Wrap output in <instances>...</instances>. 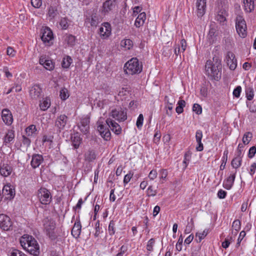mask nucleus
<instances>
[{
  "label": "nucleus",
  "mask_w": 256,
  "mask_h": 256,
  "mask_svg": "<svg viewBox=\"0 0 256 256\" xmlns=\"http://www.w3.org/2000/svg\"><path fill=\"white\" fill-rule=\"evenodd\" d=\"M210 60H207L206 64V70L209 76L212 80H218L221 78V61L218 56H215Z\"/></svg>",
  "instance_id": "f257e3e1"
},
{
  "label": "nucleus",
  "mask_w": 256,
  "mask_h": 256,
  "mask_svg": "<svg viewBox=\"0 0 256 256\" xmlns=\"http://www.w3.org/2000/svg\"><path fill=\"white\" fill-rule=\"evenodd\" d=\"M22 247L30 254L36 256L40 254V247L37 241L31 236L24 235L20 239Z\"/></svg>",
  "instance_id": "f03ea898"
},
{
  "label": "nucleus",
  "mask_w": 256,
  "mask_h": 256,
  "mask_svg": "<svg viewBox=\"0 0 256 256\" xmlns=\"http://www.w3.org/2000/svg\"><path fill=\"white\" fill-rule=\"evenodd\" d=\"M124 68L126 74H139L142 70V64L136 58H133L124 64Z\"/></svg>",
  "instance_id": "7ed1b4c3"
},
{
  "label": "nucleus",
  "mask_w": 256,
  "mask_h": 256,
  "mask_svg": "<svg viewBox=\"0 0 256 256\" xmlns=\"http://www.w3.org/2000/svg\"><path fill=\"white\" fill-rule=\"evenodd\" d=\"M235 22L237 33L240 37L246 38L247 36V26L244 18L242 16L238 15L236 18Z\"/></svg>",
  "instance_id": "20e7f679"
},
{
  "label": "nucleus",
  "mask_w": 256,
  "mask_h": 256,
  "mask_svg": "<svg viewBox=\"0 0 256 256\" xmlns=\"http://www.w3.org/2000/svg\"><path fill=\"white\" fill-rule=\"evenodd\" d=\"M38 197L42 204H48L52 200V196L49 190L44 188H40L38 191Z\"/></svg>",
  "instance_id": "39448f33"
},
{
  "label": "nucleus",
  "mask_w": 256,
  "mask_h": 256,
  "mask_svg": "<svg viewBox=\"0 0 256 256\" xmlns=\"http://www.w3.org/2000/svg\"><path fill=\"white\" fill-rule=\"evenodd\" d=\"M110 116L119 122H124L127 118L126 110L122 108L112 110Z\"/></svg>",
  "instance_id": "423d86ee"
},
{
  "label": "nucleus",
  "mask_w": 256,
  "mask_h": 256,
  "mask_svg": "<svg viewBox=\"0 0 256 256\" xmlns=\"http://www.w3.org/2000/svg\"><path fill=\"white\" fill-rule=\"evenodd\" d=\"M12 223L9 216L4 214H0V227L4 230H9L12 227Z\"/></svg>",
  "instance_id": "0eeeda50"
},
{
  "label": "nucleus",
  "mask_w": 256,
  "mask_h": 256,
  "mask_svg": "<svg viewBox=\"0 0 256 256\" xmlns=\"http://www.w3.org/2000/svg\"><path fill=\"white\" fill-rule=\"evenodd\" d=\"M111 26L108 22H104L99 29V34L100 37L105 39L108 38L111 34Z\"/></svg>",
  "instance_id": "6e6552de"
},
{
  "label": "nucleus",
  "mask_w": 256,
  "mask_h": 256,
  "mask_svg": "<svg viewBox=\"0 0 256 256\" xmlns=\"http://www.w3.org/2000/svg\"><path fill=\"white\" fill-rule=\"evenodd\" d=\"M30 96L32 100H37L42 96V90L39 85L35 84L32 86L29 91Z\"/></svg>",
  "instance_id": "1a4fd4ad"
},
{
  "label": "nucleus",
  "mask_w": 256,
  "mask_h": 256,
  "mask_svg": "<svg viewBox=\"0 0 256 256\" xmlns=\"http://www.w3.org/2000/svg\"><path fill=\"white\" fill-rule=\"evenodd\" d=\"M106 124H100L98 126V130L100 132L101 136L106 140H108L110 139L111 134L107 127Z\"/></svg>",
  "instance_id": "9d476101"
},
{
  "label": "nucleus",
  "mask_w": 256,
  "mask_h": 256,
  "mask_svg": "<svg viewBox=\"0 0 256 256\" xmlns=\"http://www.w3.org/2000/svg\"><path fill=\"white\" fill-rule=\"evenodd\" d=\"M2 194L7 200H11L15 195L14 189L10 184L5 185L2 189Z\"/></svg>",
  "instance_id": "9b49d317"
},
{
  "label": "nucleus",
  "mask_w": 256,
  "mask_h": 256,
  "mask_svg": "<svg viewBox=\"0 0 256 256\" xmlns=\"http://www.w3.org/2000/svg\"><path fill=\"white\" fill-rule=\"evenodd\" d=\"M42 33L41 39L44 44L49 43L50 40L54 38L52 31L48 27L42 29Z\"/></svg>",
  "instance_id": "f8f14e48"
},
{
  "label": "nucleus",
  "mask_w": 256,
  "mask_h": 256,
  "mask_svg": "<svg viewBox=\"0 0 256 256\" xmlns=\"http://www.w3.org/2000/svg\"><path fill=\"white\" fill-rule=\"evenodd\" d=\"M68 121V116L65 114H61L56 118L55 122V126L60 130L64 128Z\"/></svg>",
  "instance_id": "ddd939ff"
},
{
  "label": "nucleus",
  "mask_w": 256,
  "mask_h": 256,
  "mask_svg": "<svg viewBox=\"0 0 256 256\" xmlns=\"http://www.w3.org/2000/svg\"><path fill=\"white\" fill-rule=\"evenodd\" d=\"M226 63L231 70H234L236 67V60L234 54L231 52H228L227 53Z\"/></svg>",
  "instance_id": "4468645a"
},
{
  "label": "nucleus",
  "mask_w": 256,
  "mask_h": 256,
  "mask_svg": "<svg viewBox=\"0 0 256 256\" xmlns=\"http://www.w3.org/2000/svg\"><path fill=\"white\" fill-rule=\"evenodd\" d=\"M116 0H106L103 3L102 12L104 14H108L116 6Z\"/></svg>",
  "instance_id": "2eb2a0df"
},
{
  "label": "nucleus",
  "mask_w": 256,
  "mask_h": 256,
  "mask_svg": "<svg viewBox=\"0 0 256 256\" xmlns=\"http://www.w3.org/2000/svg\"><path fill=\"white\" fill-rule=\"evenodd\" d=\"M106 123L111 130L116 134H119L121 132L122 128L115 121L110 118H108L106 120Z\"/></svg>",
  "instance_id": "dca6fc26"
},
{
  "label": "nucleus",
  "mask_w": 256,
  "mask_h": 256,
  "mask_svg": "<svg viewBox=\"0 0 256 256\" xmlns=\"http://www.w3.org/2000/svg\"><path fill=\"white\" fill-rule=\"evenodd\" d=\"M198 16L201 17L204 15L206 8V0H197L196 3Z\"/></svg>",
  "instance_id": "f3484780"
},
{
  "label": "nucleus",
  "mask_w": 256,
  "mask_h": 256,
  "mask_svg": "<svg viewBox=\"0 0 256 256\" xmlns=\"http://www.w3.org/2000/svg\"><path fill=\"white\" fill-rule=\"evenodd\" d=\"M90 120L87 118H84L80 120V124L78 125L80 130L84 134H86L88 132L90 126Z\"/></svg>",
  "instance_id": "a211bd4d"
},
{
  "label": "nucleus",
  "mask_w": 256,
  "mask_h": 256,
  "mask_svg": "<svg viewBox=\"0 0 256 256\" xmlns=\"http://www.w3.org/2000/svg\"><path fill=\"white\" fill-rule=\"evenodd\" d=\"M44 160L42 155L39 154H34L32 156L31 161V166L34 168H36L39 166Z\"/></svg>",
  "instance_id": "6ab92c4d"
},
{
  "label": "nucleus",
  "mask_w": 256,
  "mask_h": 256,
  "mask_svg": "<svg viewBox=\"0 0 256 256\" xmlns=\"http://www.w3.org/2000/svg\"><path fill=\"white\" fill-rule=\"evenodd\" d=\"M236 172L230 174L224 182V187L226 190H230L236 178Z\"/></svg>",
  "instance_id": "aec40b11"
},
{
  "label": "nucleus",
  "mask_w": 256,
  "mask_h": 256,
  "mask_svg": "<svg viewBox=\"0 0 256 256\" xmlns=\"http://www.w3.org/2000/svg\"><path fill=\"white\" fill-rule=\"evenodd\" d=\"M82 226L80 220H77L72 230V234L74 237L78 238L80 234Z\"/></svg>",
  "instance_id": "412c9836"
},
{
  "label": "nucleus",
  "mask_w": 256,
  "mask_h": 256,
  "mask_svg": "<svg viewBox=\"0 0 256 256\" xmlns=\"http://www.w3.org/2000/svg\"><path fill=\"white\" fill-rule=\"evenodd\" d=\"M202 138V132L200 130H198L196 133V141L198 142V146L196 147L197 151L201 152L204 149L203 144L201 140Z\"/></svg>",
  "instance_id": "4be33fe9"
},
{
  "label": "nucleus",
  "mask_w": 256,
  "mask_h": 256,
  "mask_svg": "<svg viewBox=\"0 0 256 256\" xmlns=\"http://www.w3.org/2000/svg\"><path fill=\"white\" fill-rule=\"evenodd\" d=\"M12 172V167L7 164H3L0 168V174L4 176H8Z\"/></svg>",
  "instance_id": "5701e85b"
},
{
  "label": "nucleus",
  "mask_w": 256,
  "mask_h": 256,
  "mask_svg": "<svg viewBox=\"0 0 256 256\" xmlns=\"http://www.w3.org/2000/svg\"><path fill=\"white\" fill-rule=\"evenodd\" d=\"M146 19V14L144 12H140L136 18L134 25L137 28H140L144 23Z\"/></svg>",
  "instance_id": "b1692460"
},
{
  "label": "nucleus",
  "mask_w": 256,
  "mask_h": 256,
  "mask_svg": "<svg viewBox=\"0 0 256 256\" xmlns=\"http://www.w3.org/2000/svg\"><path fill=\"white\" fill-rule=\"evenodd\" d=\"M59 14L58 6H50L48 9V16L51 19H54Z\"/></svg>",
  "instance_id": "393cba45"
},
{
  "label": "nucleus",
  "mask_w": 256,
  "mask_h": 256,
  "mask_svg": "<svg viewBox=\"0 0 256 256\" xmlns=\"http://www.w3.org/2000/svg\"><path fill=\"white\" fill-rule=\"evenodd\" d=\"M14 136V131L12 130H8L4 138V143H5L6 144L12 142Z\"/></svg>",
  "instance_id": "a878e982"
},
{
  "label": "nucleus",
  "mask_w": 256,
  "mask_h": 256,
  "mask_svg": "<svg viewBox=\"0 0 256 256\" xmlns=\"http://www.w3.org/2000/svg\"><path fill=\"white\" fill-rule=\"evenodd\" d=\"M85 160L89 162L94 161L96 159V154L94 150H89L84 154Z\"/></svg>",
  "instance_id": "bb28decb"
},
{
  "label": "nucleus",
  "mask_w": 256,
  "mask_h": 256,
  "mask_svg": "<svg viewBox=\"0 0 256 256\" xmlns=\"http://www.w3.org/2000/svg\"><path fill=\"white\" fill-rule=\"evenodd\" d=\"M71 139L72 146L74 148H78L82 142V138L78 134H74L72 136Z\"/></svg>",
  "instance_id": "cd10ccee"
},
{
  "label": "nucleus",
  "mask_w": 256,
  "mask_h": 256,
  "mask_svg": "<svg viewBox=\"0 0 256 256\" xmlns=\"http://www.w3.org/2000/svg\"><path fill=\"white\" fill-rule=\"evenodd\" d=\"M164 100L168 104V106L166 110V114L168 116H171L172 114V105L174 103V100H172V102H170L168 99V96H166Z\"/></svg>",
  "instance_id": "c85d7f7f"
},
{
  "label": "nucleus",
  "mask_w": 256,
  "mask_h": 256,
  "mask_svg": "<svg viewBox=\"0 0 256 256\" xmlns=\"http://www.w3.org/2000/svg\"><path fill=\"white\" fill-rule=\"evenodd\" d=\"M246 98L248 100H251L254 96V90L252 86H248L245 88Z\"/></svg>",
  "instance_id": "c756f323"
},
{
  "label": "nucleus",
  "mask_w": 256,
  "mask_h": 256,
  "mask_svg": "<svg viewBox=\"0 0 256 256\" xmlns=\"http://www.w3.org/2000/svg\"><path fill=\"white\" fill-rule=\"evenodd\" d=\"M244 10L247 12H251L254 9V2L251 0H243Z\"/></svg>",
  "instance_id": "7c9ffc66"
},
{
  "label": "nucleus",
  "mask_w": 256,
  "mask_h": 256,
  "mask_svg": "<svg viewBox=\"0 0 256 256\" xmlns=\"http://www.w3.org/2000/svg\"><path fill=\"white\" fill-rule=\"evenodd\" d=\"M50 106V100L46 98L42 100V101H40V107L41 110H46Z\"/></svg>",
  "instance_id": "2f4dec72"
},
{
  "label": "nucleus",
  "mask_w": 256,
  "mask_h": 256,
  "mask_svg": "<svg viewBox=\"0 0 256 256\" xmlns=\"http://www.w3.org/2000/svg\"><path fill=\"white\" fill-rule=\"evenodd\" d=\"M64 41L70 46L75 44L76 37L72 34H66L65 36Z\"/></svg>",
  "instance_id": "473e14b6"
},
{
  "label": "nucleus",
  "mask_w": 256,
  "mask_h": 256,
  "mask_svg": "<svg viewBox=\"0 0 256 256\" xmlns=\"http://www.w3.org/2000/svg\"><path fill=\"white\" fill-rule=\"evenodd\" d=\"M242 164V156H236L232 160L231 162V165L234 168H238Z\"/></svg>",
  "instance_id": "72a5a7b5"
},
{
  "label": "nucleus",
  "mask_w": 256,
  "mask_h": 256,
  "mask_svg": "<svg viewBox=\"0 0 256 256\" xmlns=\"http://www.w3.org/2000/svg\"><path fill=\"white\" fill-rule=\"evenodd\" d=\"M45 228L47 232V234L49 236V237L52 239L54 238L55 236L54 232V226L53 224L52 223L48 226H46Z\"/></svg>",
  "instance_id": "f704fd0d"
},
{
  "label": "nucleus",
  "mask_w": 256,
  "mask_h": 256,
  "mask_svg": "<svg viewBox=\"0 0 256 256\" xmlns=\"http://www.w3.org/2000/svg\"><path fill=\"white\" fill-rule=\"evenodd\" d=\"M8 256H27L22 252L15 248L10 250L8 252Z\"/></svg>",
  "instance_id": "c9c22d12"
},
{
  "label": "nucleus",
  "mask_w": 256,
  "mask_h": 256,
  "mask_svg": "<svg viewBox=\"0 0 256 256\" xmlns=\"http://www.w3.org/2000/svg\"><path fill=\"white\" fill-rule=\"evenodd\" d=\"M186 102L183 100L178 101V106L176 108V111L178 114H182L184 111V108L186 106Z\"/></svg>",
  "instance_id": "e433bc0d"
},
{
  "label": "nucleus",
  "mask_w": 256,
  "mask_h": 256,
  "mask_svg": "<svg viewBox=\"0 0 256 256\" xmlns=\"http://www.w3.org/2000/svg\"><path fill=\"white\" fill-rule=\"evenodd\" d=\"M72 60L70 56L64 58L62 63V67L66 68H68L72 63Z\"/></svg>",
  "instance_id": "4c0bfd02"
},
{
  "label": "nucleus",
  "mask_w": 256,
  "mask_h": 256,
  "mask_svg": "<svg viewBox=\"0 0 256 256\" xmlns=\"http://www.w3.org/2000/svg\"><path fill=\"white\" fill-rule=\"evenodd\" d=\"M25 131L28 136H31L36 132V126L32 124L26 128Z\"/></svg>",
  "instance_id": "58836bf2"
},
{
  "label": "nucleus",
  "mask_w": 256,
  "mask_h": 256,
  "mask_svg": "<svg viewBox=\"0 0 256 256\" xmlns=\"http://www.w3.org/2000/svg\"><path fill=\"white\" fill-rule=\"evenodd\" d=\"M121 44L126 48L130 50L133 46V42L130 39H126L122 41Z\"/></svg>",
  "instance_id": "ea45409f"
},
{
  "label": "nucleus",
  "mask_w": 256,
  "mask_h": 256,
  "mask_svg": "<svg viewBox=\"0 0 256 256\" xmlns=\"http://www.w3.org/2000/svg\"><path fill=\"white\" fill-rule=\"evenodd\" d=\"M216 20L222 25L225 24L226 18L223 14V12H219L216 17Z\"/></svg>",
  "instance_id": "a19ab883"
},
{
  "label": "nucleus",
  "mask_w": 256,
  "mask_h": 256,
  "mask_svg": "<svg viewBox=\"0 0 256 256\" xmlns=\"http://www.w3.org/2000/svg\"><path fill=\"white\" fill-rule=\"evenodd\" d=\"M228 150H225L224 152V155H223L222 159V162L220 166V170H224L225 168L226 164V163L227 160H228Z\"/></svg>",
  "instance_id": "79ce46f5"
},
{
  "label": "nucleus",
  "mask_w": 256,
  "mask_h": 256,
  "mask_svg": "<svg viewBox=\"0 0 256 256\" xmlns=\"http://www.w3.org/2000/svg\"><path fill=\"white\" fill-rule=\"evenodd\" d=\"M252 138V134L250 132H246L243 138L242 142L244 144H248L251 140Z\"/></svg>",
  "instance_id": "37998d69"
},
{
  "label": "nucleus",
  "mask_w": 256,
  "mask_h": 256,
  "mask_svg": "<svg viewBox=\"0 0 256 256\" xmlns=\"http://www.w3.org/2000/svg\"><path fill=\"white\" fill-rule=\"evenodd\" d=\"M60 25L62 29L66 30L69 26L68 18H62L60 22Z\"/></svg>",
  "instance_id": "c03bdc74"
},
{
  "label": "nucleus",
  "mask_w": 256,
  "mask_h": 256,
  "mask_svg": "<svg viewBox=\"0 0 256 256\" xmlns=\"http://www.w3.org/2000/svg\"><path fill=\"white\" fill-rule=\"evenodd\" d=\"M208 234V232L206 230H204L202 232H196V236L198 237V240H196L198 242H200Z\"/></svg>",
  "instance_id": "a18cd8bd"
},
{
  "label": "nucleus",
  "mask_w": 256,
  "mask_h": 256,
  "mask_svg": "<svg viewBox=\"0 0 256 256\" xmlns=\"http://www.w3.org/2000/svg\"><path fill=\"white\" fill-rule=\"evenodd\" d=\"M44 67L47 70H52L54 68V64L52 60H48L44 65Z\"/></svg>",
  "instance_id": "49530a36"
},
{
  "label": "nucleus",
  "mask_w": 256,
  "mask_h": 256,
  "mask_svg": "<svg viewBox=\"0 0 256 256\" xmlns=\"http://www.w3.org/2000/svg\"><path fill=\"white\" fill-rule=\"evenodd\" d=\"M232 230H236V233L240 228V222L238 220H236L234 221L232 224Z\"/></svg>",
  "instance_id": "de8ad7c7"
},
{
  "label": "nucleus",
  "mask_w": 256,
  "mask_h": 256,
  "mask_svg": "<svg viewBox=\"0 0 256 256\" xmlns=\"http://www.w3.org/2000/svg\"><path fill=\"white\" fill-rule=\"evenodd\" d=\"M2 118L4 122L8 125L11 124L12 122V114L2 117Z\"/></svg>",
  "instance_id": "09e8293b"
},
{
  "label": "nucleus",
  "mask_w": 256,
  "mask_h": 256,
  "mask_svg": "<svg viewBox=\"0 0 256 256\" xmlns=\"http://www.w3.org/2000/svg\"><path fill=\"white\" fill-rule=\"evenodd\" d=\"M217 30L216 28H215L214 24H211L210 28L209 30V33L208 34V36L209 38H212L213 37L216 36V32Z\"/></svg>",
  "instance_id": "8fccbe9b"
},
{
  "label": "nucleus",
  "mask_w": 256,
  "mask_h": 256,
  "mask_svg": "<svg viewBox=\"0 0 256 256\" xmlns=\"http://www.w3.org/2000/svg\"><path fill=\"white\" fill-rule=\"evenodd\" d=\"M160 181L162 184L164 183L163 180H165L168 176V172L166 170L162 169L160 172Z\"/></svg>",
  "instance_id": "3c124183"
},
{
  "label": "nucleus",
  "mask_w": 256,
  "mask_h": 256,
  "mask_svg": "<svg viewBox=\"0 0 256 256\" xmlns=\"http://www.w3.org/2000/svg\"><path fill=\"white\" fill-rule=\"evenodd\" d=\"M60 93V98L63 100H66L68 97V90L66 88L61 90Z\"/></svg>",
  "instance_id": "603ef678"
},
{
  "label": "nucleus",
  "mask_w": 256,
  "mask_h": 256,
  "mask_svg": "<svg viewBox=\"0 0 256 256\" xmlns=\"http://www.w3.org/2000/svg\"><path fill=\"white\" fill-rule=\"evenodd\" d=\"M108 230L109 234L110 235H113L115 233V228H114V222L113 220H111L110 222Z\"/></svg>",
  "instance_id": "864d4df0"
},
{
  "label": "nucleus",
  "mask_w": 256,
  "mask_h": 256,
  "mask_svg": "<svg viewBox=\"0 0 256 256\" xmlns=\"http://www.w3.org/2000/svg\"><path fill=\"white\" fill-rule=\"evenodd\" d=\"M144 116L142 114H140L137 119L136 125L138 129H140L143 124Z\"/></svg>",
  "instance_id": "5fc2aeb1"
},
{
  "label": "nucleus",
  "mask_w": 256,
  "mask_h": 256,
  "mask_svg": "<svg viewBox=\"0 0 256 256\" xmlns=\"http://www.w3.org/2000/svg\"><path fill=\"white\" fill-rule=\"evenodd\" d=\"M192 110L196 114H200L202 112V106L198 104H194L192 106Z\"/></svg>",
  "instance_id": "6e6d98bb"
},
{
  "label": "nucleus",
  "mask_w": 256,
  "mask_h": 256,
  "mask_svg": "<svg viewBox=\"0 0 256 256\" xmlns=\"http://www.w3.org/2000/svg\"><path fill=\"white\" fill-rule=\"evenodd\" d=\"M242 92V88L240 86H237L234 90L233 95L238 98L240 97V92Z\"/></svg>",
  "instance_id": "4d7b16f0"
},
{
  "label": "nucleus",
  "mask_w": 256,
  "mask_h": 256,
  "mask_svg": "<svg viewBox=\"0 0 256 256\" xmlns=\"http://www.w3.org/2000/svg\"><path fill=\"white\" fill-rule=\"evenodd\" d=\"M127 250V246L123 245L120 247V252L115 256H124Z\"/></svg>",
  "instance_id": "13d9d810"
},
{
  "label": "nucleus",
  "mask_w": 256,
  "mask_h": 256,
  "mask_svg": "<svg viewBox=\"0 0 256 256\" xmlns=\"http://www.w3.org/2000/svg\"><path fill=\"white\" fill-rule=\"evenodd\" d=\"M154 242V238H151L148 241L146 246V249L148 250L150 252L152 250V248Z\"/></svg>",
  "instance_id": "bf43d9fd"
},
{
  "label": "nucleus",
  "mask_w": 256,
  "mask_h": 256,
  "mask_svg": "<svg viewBox=\"0 0 256 256\" xmlns=\"http://www.w3.org/2000/svg\"><path fill=\"white\" fill-rule=\"evenodd\" d=\"M32 5L36 8H38L42 6V0H31Z\"/></svg>",
  "instance_id": "052dcab7"
},
{
  "label": "nucleus",
  "mask_w": 256,
  "mask_h": 256,
  "mask_svg": "<svg viewBox=\"0 0 256 256\" xmlns=\"http://www.w3.org/2000/svg\"><path fill=\"white\" fill-rule=\"evenodd\" d=\"M98 18L96 16V14H92V16H91V20L90 22L91 26H96L98 23Z\"/></svg>",
  "instance_id": "680f3d73"
},
{
  "label": "nucleus",
  "mask_w": 256,
  "mask_h": 256,
  "mask_svg": "<svg viewBox=\"0 0 256 256\" xmlns=\"http://www.w3.org/2000/svg\"><path fill=\"white\" fill-rule=\"evenodd\" d=\"M132 176H133V174H132L130 172L128 174H126L124 177V184H127L130 181Z\"/></svg>",
  "instance_id": "e2e57ef3"
},
{
  "label": "nucleus",
  "mask_w": 256,
  "mask_h": 256,
  "mask_svg": "<svg viewBox=\"0 0 256 256\" xmlns=\"http://www.w3.org/2000/svg\"><path fill=\"white\" fill-rule=\"evenodd\" d=\"M256 152V148L254 146L251 147L249 150L248 157L252 158L254 156Z\"/></svg>",
  "instance_id": "0e129e2a"
},
{
  "label": "nucleus",
  "mask_w": 256,
  "mask_h": 256,
  "mask_svg": "<svg viewBox=\"0 0 256 256\" xmlns=\"http://www.w3.org/2000/svg\"><path fill=\"white\" fill-rule=\"evenodd\" d=\"M157 172L155 170H152L148 175V178L151 180H154V178H156L157 176Z\"/></svg>",
  "instance_id": "69168bd1"
},
{
  "label": "nucleus",
  "mask_w": 256,
  "mask_h": 256,
  "mask_svg": "<svg viewBox=\"0 0 256 256\" xmlns=\"http://www.w3.org/2000/svg\"><path fill=\"white\" fill-rule=\"evenodd\" d=\"M7 54L11 56H14L16 54V51L10 46L7 48Z\"/></svg>",
  "instance_id": "338daca9"
},
{
  "label": "nucleus",
  "mask_w": 256,
  "mask_h": 256,
  "mask_svg": "<svg viewBox=\"0 0 256 256\" xmlns=\"http://www.w3.org/2000/svg\"><path fill=\"white\" fill-rule=\"evenodd\" d=\"M226 195V192L222 190H220L218 191V196L220 198H224Z\"/></svg>",
  "instance_id": "774afa93"
}]
</instances>
